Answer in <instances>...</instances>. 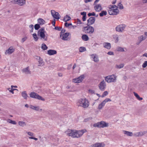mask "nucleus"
I'll return each mask as SVG.
<instances>
[{
	"instance_id": "1",
	"label": "nucleus",
	"mask_w": 147,
	"mask_h": 147,
	"mask_svg": "<svg viewBox=\"0 0 147 147\" xmlns=\"http://www.w3.org/2000/svg\"><path fill=\"white\" fill-rule=\"evenodd\" d=\"M86 131V130L85 129L78 131L68 129L65 132V133L69 136L73 138H78L81 137Z\"/></svg>"
},
{
	"instance_id": "2",
	"label": "nucleus",
	"mask_w": 147,
	"mask_h": 147,
	"mask_svg": "<svg viewBox=\"0 0 147 147\" xmlns=\"http://www.w3.org/2000/svg\"><path fill=\"white\" fill-rule=\"evenodd\" d=\"M89 104V102L86 98H80L78 100L77 102L78 106L84 108L88 107Z\"/></svg>"
},
{
	"instance_id": "3",
	"label": "nucleus",
	"mask_w": 147,
	"mask_h": 147,
	"mask_svg": "<svg viewBox=\"0 0 147 147\" xmlns=\"http://www.w3.org/2000/svg\"><path fill=\"white\" fill-rule=\"evenodd\" d=\"M108 8L109 13L110 15H117L119 13L117 7L115 5H110Z\"/></svg>"
},
{
	"instance_id": "4",
	"label": "nucleus",
	"mask_w": 147,
	"mask_h": 147,
	"mask_svg": "<svg viewBox=\"0 0 147 147\" xmlns=\"http://www.w3.org/2000/svg\"><path fill=\"white\" fill-rule=\"evenodd\" d=\"M46 31L44 28H42L38 30V35L40 36V39L42 40L47 41V37L46 36L45 34Z\"/></svg>"
},
{
	"instance_id": "5",
	"label": "nucleus",
	"mask_w": 147,
	"mask_h": 147,
	"mask_svg": "<svg viewBox=\"0 0 147 147\" xmlns=\"http://www.w3.org/2000/svg\"><path fill=\"white\" fill-rule=\"evenodd\" d=\"M117 78L115 75L113 74L105 77V79L106 81L108 83L115 82L116 81Z\"/></svg>"
},
{
	"instance_id": "6",
	"label": "nucleus",
	"mask_w": 147,
	"mask_h": 147,
	"mask_svg": "<svg viewBox=\"0 0 147 147\" xmlns=\"http://www.w3.org/2000/svg\"><path fill=\"white\" fill-rule=\"evenodd\" d=\"M83 31L87 34H92L94 32V29L93 27L88 25L87 26L84 27Z\"/></svg>"
},
{
	"instance_id": "7",
	"label": "nucleus",
	"mask_w": 147,
	"mask_h": 147,
	"mask_svg": "<svg viewBox=\"0 0 147 147\" xmlns=\"http://www.w3.org/2000/svg\"><path fill=\"white\" fill-rule=\"evenodd\" d=\"M108 123H107L104 121H101L93 125L94 127H105L108 126Z\"/></svg>"
},
{
	"instance_id": "8",
	"label": "nucleus",
	"mask_w": 147,
	"mask_h": 147,
	"mask_svg": "<svg viewBox=\"0 0 147 147\" xmlns=\"http://www.w3.org/2000/svg\"><path fill=\"white\" fill-rule=\"evenodd\" d=\"M30 96L32 98L40 100L42 101H44L45 100V99L42 98V96H40L36 93L34 92H31L30 94Z\"/></svg>"
},
{
	"instance_id": "9",
	"label": "nucleus",
	"mask_w": 147,
	"mask_h": 147,
	"mask_svg": "<svg viewBox=\"0 0 147 147\" xmlns=\"http://www.w3.org/2000/svg\"><path fill=\"white\" fill-rule=\"evenodd\" d=\"M98 86L100 90L102 91H104L107 86L104 80H103L98 84Z\"/></svg>"
},
{
	"instance_id": "10",
	"label": "nucleus",
	"mask_w": 147,
	"mask_h": 147,
	"mask_svg": "<svg viewBox=\"0 0 147 147\" xmlns=\"http://www.w3.org/2000/svg\"><path fill=\"white\" fill-rule=\"evenodd\" d=\"M84 75H82L77 78L73 79L72 81L73 82L75 83H81L84 79Z\"/></svg>"
},
{
	"instance_id": "11",
	"label": "nucleus",
	"mask_w": 147,
	"mask_h": 147,
	"mask_svg": "<svg viewBox=\"0 0 147 147\" xmlns=\"http://www.w3.org/2000/svg\"><path fill=\"white\" fill-rule=\"evenodd\" d=\"M111 100L109 98H106L104 100H103L101 103L99 104L98 107V109L100 110L104 106L106 103L109 101H111Z\"/></svg>"
},
{
	"instance_id": "12",
	"label": "nucleus",
	"mask_w": 147,
	"mask_h": 147,
	"mask_svg": "<svg viewBox=\"0 0 147 147\" xmlns=\"http://www.w3.org/2000/svg\"><path fill=\"white\" fill-rule=\"evenodd\" d=\"M125 26V24L119 25L116 27V30L117 31L119 32H122L124 30Z\"/></svg>"
},
{
	"instance_id": "13",
	"label": "nucleus",
	"mask_w": 147,
	"mask_h": 147,
	"mask_svg": "<svg viewBox=\"0 0 147 147\" xmlns=\"http://www.w3.org/2000/svg\"><path fill=\"white\" fill-rule=\"evenodd\" d=\"M51 14L53 17L56 19H59L60 18V16L57 12H55L54 10H52L51 11Z\"/></svg>"
},
{
	"instance_id": "14",
	"label": "nucleus",
	"mask_w": 147,
	"mask_h": 147,
	"mask_svg": "<svg viewBox=\"0 0 147 147\" xmlns=\"http://www.w3.org/2000/svg\"><path fill=\"white\" fill-rule=\"evenodd\" d=\"M69 33L67 32L64 34H61L60 35V37L61 39L64 40H68V38Z\"/></svg>"
},
{
	"instance_id": "15",
	"label": "nucleus",
	"mask_w": 147,
	"mask_h": 147,
	"mask_svg": "<svg viewBox=\"0 0 147 147\" xmlns=\"http://www.w3.org/2000/svg\"><path fill=\"white\" fill-rule=\"evenodd\" d=\"M147 133V131L138 132L134 133V136L136 137L144 135Z\"/></svg>"
},
{
	"instance_id": "16",
	"label": "nucleus",
	"mask_w": 147,
	"mask_h": 147,
	"mask_svg": "<svg viewBox=\"0 0 147 147\" xmlns=\"http://www.w3.org/2000/svg\"><path fill=\"white\" fill-rule=\"evenodd\" d=\"M14 51V49L13 47H11L6 50L5 53L6 55H10L13 53Z\"/></svg>"
},
{
	"instance_id": "17",
	"label": "nucleus",
	"mask_w": 147,
	"mask_h": 147,
	"mask_svg": "<svg viewBox=\"0 0 147 147\" xmlns=\"http://www.w3.org/2000/svg\"><path fill=\"white\" fill-rule=\"evenodd\" d=\"M95 17H91L87 20L88 23L87 24L88 25H90L93 24L95 21Z\"/></svg>"
},
{
	"instance_id": "18",
	"label": "nucleus",
	"mask_w": 147,
	"mask_h": 147,
	"mask_svg": "<svg viewBox=\"0 0 147 147\" xmlns=\"http://www.w3.org/2000/svg\"><path fill=\"white\" fill-rule=\"evenodd\" d=\"M36 59L38 60L39 65L38 66H43L44 64V63L42 59L40 57L36 56Z\"/></svg>"
},
{
	"instance_id": "19",
	"label": "nucleus",
	"mask_w": 147,
	"mask_h": 147,
	"mask_svg": "<svg viewBox=\"0 0 147 147\" xmlns=\"http://www.w3.org/2000/svg\"><path fill=\"white\" fill-rule=\"evenodd\" d=\"M94 5V9L96 11L99 12L102 10V8L100 4H96Z\"/></svg>"
},
{
	"instance_id": "20",
	"label": "nucleus",
	"mask_w": 147,
	"mask_h": 147,
	"mask_svg": "<svg viewBox=\"0 0 147 147\" xmlns=\"http://www.w3.org/2000/svg\"><path fill=\"white\" fill-rule=\"evenodd\" d=\"M22 72L26 74H31V71H30L29 68L28 67L24 68L22 70Z\"/></svg>"
},
{
	"instance_id": "21",
	"label": "nucleus",
	"mask_w": 147,
	"mask_h": 147,
	"mask_svg": "<svg viewBox=\"0 0 147 147\" xmlns=\"http://www.w3.org/2000/svg\"><path fill=\"white\" fill-rule=\"evenodd\" d=\"M91 56V58L92 60L96 62L98 61L99 59L98 57L96 54H92Z\"/></svg>"
},
{
	"instance_id": "22",
	"label": "nucleus",
	"mask_w": 147,
	"mask_h": 147,
	"mask_svg": "<svg viewBox=\"0 0 147 147\" xmlns=\"http://www.w3.org/2000/svg\"><path fill=\"white\" fill-rule=\"evenodd\" d=\"M105 144L103 143H96L92 146L91 147H105Z\"/></svg>"
},
{
	"instance_id": "23",
	"label": "nucleus",
	"mask_w": 147,
	"mask_h": 147,
	"mask_svg": "<svg viewBox=\"0 0 147 147\" xmlns=\"http://www.w3.org/2000/svg\"><path fill=\"white\" fill-rule=\"evenodd\" d=\"M103 47L107 49H110L111 48V45L110 43L105 42L103 43Z\"/></svg>"
},
{
	"instance_id": "24",
	"label": "nucleus",
	"mask_w": 147,
	"mask_h": 147,
	"mask_svg": "<svg viewBox=\"0 0 147 147\" xmlns=\"http://www.w3.org/2000/svg\"><path fill=\"white\" fill-rule=\"evenodd\" d=\"M57 53V51L54 50L50 49L47 51V54L50 55L56 54Z\"/></svg>"
},
{
	"instance_id": "25",
	"label": "nucleus",
	"mask_w": 147,
	"mask_h": 147,
	"mask_svg": "<svg viewBox=\"0 0 147 147\" xmlns=\"http://www.w3.org/2000/svg\"><path fill=\"white\" fill-rule=\"evenodd\" d=\"M30 108L36 111H39L40 110V111L42 110V109H40V107L39 106H34L32 105H30Z\"/></svg>"
},
{
	"instance_id": "26",
	"label": "nucleus",
	"mask_w": 147,
	"mask_h": 147,
	"mask_svg": "<svg viewBox=\"0 0 147 147\" xmlns=\"http://www.w3.org/2000/svg\"><path fill=\"white\" fill-rule=\"evenodd\" d=\"M123 134L127 136H131L133 135L134 136V134H133V133L132 132L125 130H123Z\"/></svg>"
},
{
	"instance_id": "27",
	"label": "nucleus",
	"mask_w": 147,
	"mask_h": 147,
	"mask_svg": "<svg viewBox=\"0 0 147 147\" xmlns=\"http://www.w3.org/2000/svg\"><path fill=\"white\" fill-rule=\"evenodd\" d=\"M21 94L22 97L25 99H27L28 97L26 92V91H23L22 92Z\"/></svg>"
},
{
	"instance_id": "28",
	"label": "nucleus",
	"mask_w": 147,
	"mask_h": 147,
	"mask_svg": "<svg viewBox=\"0 0 147 147\" xmlns=\"http://www.w3.org/2000/svg\"><path fill=\"white\" fill-rule=\"evenodd\" d=\"M26 0H19L18 4L20 6H22L26 4Z\"/></svg>"
},
{
	"instance_id": "29",
	"label": "nucleus",
	"mask_w": 147,
	"mask_h": 147,
	"mask_svg": "<svg viewBox=\"0 0 147 147\" xmlns=\"http://www.w3.org/2000/svg\"><path fill=\"white\" fill-rule=\"evenodd\" d=\"M82 39L84 41H87L89 40V38L86 34H84L82 36Z\"/></svg>"
},
{
	"instance_id": "30",
	"label": "nucleus",
	"mask_w": 147,
	"mask_h": 147,
	"mask_svg": "<svg viewBox=\"0 0 147 147\" xmlns=\"http://www.w3.org/2000/svg\"><path fill=\"white\" fill-rule=\"evenodd\" d=\"M133 93L134 95L136 98L139 100H143V98L140 97L138 94L135 92H134Z\"/></svg>"
},
{
	"instance_id": "31",
	"label": "nucleus",
	"mask_w": 147,
	"mask_h": 147,
	"mask_svg": "<svg viewBox=\"0 0 147 147\" xmlns=\"http://www.w3.org/2000/svg\"><path fill=\"white\" fill-rule=\"evenodd\" d=\"M37 21L38 23L41 25H42L45 23V21L41 18H39Z\"/></svg>"
},
{
	"instance_id": "32",
	"label": "nucleus",
	"mask_w": 147,
	"mask_h": 147,
	"mask_svg": "<svg viewBox=\"0 0 147 147\" xmlns=\"http://www.w3.org/2000/svg\"><path fill=\"white\" fill-rule=\"evenodd\" d=\"M71 19L70 17L68 15H66L64 17L63 21L64 22H66L69 21Z\"/></svg>"
},
{
	"instance_id": "33",
	"label": "nucleus",
	"mask_w": 147,
	"mask_h": 147,
	"mask_svg": "<svg viewBox=\"0 0 147 147\" xmlns=\"http://www.w3.org/2000/svg\"><path fill=\"white\" fill-rule=\"evenodd\" d=\"M18 124L19 125L22 127H23L26 125V123L22 121H19L18 122Z\"/></svg>"
},
{
	"instance_id": "34",
	"label": "nucleus",
	"mask_w": 147,
	"mask_h": 147,
	"mask_svg": "<svg viewBox=\"0 0 147 147\" xmlns=\"http://www.w3.org/2000/svg\"><path fill=\"white\" fill-rule=\"evenodd\" d=\"M113 38L115 40V42L117 43L118 42L119 40V38L118 35L117 34H115L113 36Z\"/></svg>"
},
{
	"instance_id": "35",
	"label": "nucleus",
	"mask_w": 147,
	"mask_h": 147,
	"mask_svg": "<svg viewBox=\"0 0 147 147\" xmlns=\"http://www.w3.org/2000/svg\"><path fill=\"white\" fill-rule=\"evenodd\" d=\"M107 14V12L106 11H102L99 13V16L100 17H102L104 16H106Z\"/></svg>"
},
{
	"instance_id": "36",
	"label": "nucleus",
	"mask_w": 147,
	"mask_h": 147,
	"mask_svg": "<svg viewBox=\"0 0 147 147\" xmlns=\"http://www.w3.org/2000/svg\"><path fill=\"white\" fill-rule=\"evenodd\" d=\"M146 38V36H141L138 37V39L140 40V42H141L142 40L145 39Z\"/></svg>"
},
{
	"instance_id": "37",
	"label": "nucleus",
	"mask_w": 147,
	"mask_h": 147,
	"mask_svg": "<svg viewBox=\"0 0 147 147\" xmlns=\"http://www.w3.org/2000/svg\"><path fill=\"white\" fill-rule=\"evenodd\" d=\"M7 122L9 123H11L13 125H16V122L14 121H12L10 119H8L7 120Z\"/></svg>"
},
{
	"instance_id": "38",
	"label": "nucleus",
	"mask_w": 147,
	"mask_h": 147,
	"mask_svg": "<svg viewBox=\"0 0 147 147\" xmlns=\"http://www.w3.org/2000/svg\"><path fill=\"white\" fill-rule=\"evenodd\" d=\"M41 48L43 50H46L47 49L48 47L45 44L43 43L42 45Z\"/></svg>"
},
{
	"instance_id": "39",
	"label": "nucleus",
	"mask_w": 147,
	"mask_h": 147,
	"mask_svg": "<svg viewBox=\"0 0 147 147\" xmlns=\"http://www.w3.org/2000/svg\"><path fill=\"white\" fill-rule=\"evenodd\" d=\"M86 50V49L84 47H80L79 48V51L81 52H83Z\"/></svg>"
},
{
	"instance_id": "40",
	"label": "nucleus",
	"mask_w": 147,
	"mask_h": 147,
	"mask_svg": "<svg viewBox=\"0 0 147 147\" xmlns=\"http://www.w3.org/2000/svg\"><path fill=\"white\" fill-rule=\"evenodd\" d=\"M124 64H121L119 65H117L116 66V67L119 69H120L123 68L124 66Z\"/></svg>"
},
{
	"instance_id": "41",
	"label": "nucleus",
	"mask_w": 147,
	"mask_h": 147,
	"mask_svg": "<svg viewBox=\"0 0 147 147\" xmlns=\"http://www.w3.org/2000/svg\"><path fill=\"white\" fill-rule=\"evenodd\" d=\"M33 36L35 40L37 41L38 40V37L36 34L34 33L33 34Z\"/></svg>"
},
{
	"instance_id": "42",
	"label": "nucleus",
	"mask_w": 147,
	"mask_h": 147,
	"mask_svg": "<svg viewBox=\"0 0 147 147\" xmlns=\"http://www.w3.org/2000/svg\"><path fill=\"white\" fill-rule=\"evenodd\" d=\"M116 50L117 51H124L123 49L121 47H118L116 49Z\"/></svg>"
},
{
	"instance_id": "43",
	"label": "nucleus",
	"mask_w": 147,
	"mask_h": 147,
	"mask_svg": "<svg viewBox=\"0 0 147 147\" xmlns=\"http://www.w3.org/2000/svg\"><path fill=\"white\" fill-rule=\"evenodd\" d=\"M40 28L39 25L38 24H36L34 26V28L36 30H38Z\"/></svg>"
},
{
	"instance_id": "44",
	"label": "nucleus",
	"mask_w": 147,
	"mask_h": 147,
	"mask_svg": "<svg viewBox=\"0 0 147 147\" xmlns=\"http://www.w3.org/2000/svg\"><path fill=\"white\" fill-rule=\"evenodd\" d=\"M108 94V92L107 91H105L103 93L102 95L101 96L102 97H104L106 96Z\"/></svg>"
},
{
	"instance_id": "45",
	"label": "nucleus",
	"mask_w": 147,
	"mask_h": 147,
	"mask_svg": "<svg viewBox=\"0 0 147 147\" xmlns=\"http://www.w3.org/2000/svg\"><path fill=\"white\" fill-rule=\"evenodd\" d=\"M118 6L119 8L121 9H122L123 8V6L121 3H119L118 4Z\"/></svg>"
},
{
	"instance_id": "46",
	"label": "nucleus",
	"mask_w": 147,
	"mask_h": 147,
	"mask_svg": "<svg viewBox=\"0 0 147 147\" xmlns=\"http://www.w3.org/2000/svg\"><path fill=\"white\" fill-rule=\"evenodd\" d=\"M147 66V61H145L142 65V67L143 68L146 67Z\"/></svg>"
},
{
	"instance_id": "47",
	"label": "nucleus",
	"mask_w": 147,
	"mask_h": 147,
	"mask_svg": "<svg viewBox=\"0 0 147 147\" xmlns=\"http://www.w3.org/2000/svg\"><path fill=\"white\" fill-rule=\"evenodd\" d=\"M88 91L89 93L90 94H94L95 91L94 90H93L90 89V90H88Z\"/></svg>"
},
{
	"instance_id": "48",
	"label": "nucleus",
	"mask_w": 147,
	"mask_h": 147,
	"mask_svg": "<svg viewBox=\"0 0 147 147\" xmlns=\"http://www.w3.org/2000/svg\"><path fill=\"white\" fill-rule=\"evenodd\" d=\"M12 88H7V90L9 91L10 92H11L12 94H14V92L13 91V90Z\"/></svg>"
},
{
	"instance_id": "49",
	"label": "nucleus",
	"mask_w": 147,
	"mask_h": 147,
	"mask_svg": "<svg viewBox=\"0 0 147 147\" xmlns=\"http://www.w3.org/2000/svg\"><path fill=\"white\" fill-rule=\"evenodd\" d=\"M95 13L94 12H93L92 13H89L88 14V16L89 17H90L91 16H95Z\"/></svg>"
},
{
	"instance_id": "50",
	"label": "nucleus",
	"mask_w": 147,
	"mask_h": 147,
	"mask_svg": "<svg viewBox=\"0 0 147 147\" xmlns=\"http://www.w3.org/2000/svg\"><path fill=\"white\" fill-rule=\"evenodd\" d=\"M55 29L56 30H57L58 31H61V29H62V28L60 27L56 26L55 27Z\"/></svg>"
},
{
	"instance_id": "51",
	"label": "nucleus",
	"mask_w": 147,
	"mask_h": 147,
	"mask_svg": "<svg viewBox=\"0 0 147 147\" xmlns=\"http://www.w3.org/2000/svg\"><path fill=\"white\" fill-rule=\"evenodd\" d=\"M71 25L72 24L71 23H68L67 22H65V25L66 27H68Z\"/></svg>"
},
{
	"instance_id": "52",
	"label": "nucleus",
	"mask_w": 147,
	"mask_h": 147,
	"mask_svg": "<svg viewBox=\"0 0 147 147\" xmlns=\"http://www.w3.org/2000/svg\"><path fill=\"white\" fill-rule=\"evenodd\" d=\"M28 135L30 136H34V134L31 132H27Z\"/></svg>"
},
{
	"instance_id": "53",
	"label": "nucleus",
	"mask_w": 147,
	"mask_h": 147,
	"mask_svg": "<svg viewBox=\"0 0 147 147\" xmlns=\"http://www.w3.org/2000/svg\"><path fill=\"white\" fill-rule=\"evenodd\" d=\"M27 39V37H25L23 38L22 39V42L23 43Z\"/></svg>"
},
{
	"instance_id": "54",
	"label": "nucleus",
	"mask_w": 147,
	"mask_h": 147,
	"mask_svg": "<svg viewBox=\"0 0 147 147\" xmlns=\"http://www.w3.org/2000/svg\"><path fill=\"white\" fill-rule=\"evenodd\" d=\"M77 24H82V22L80 20H79V19H77Z\"/></svg>"
},
{
	"instance_id": "55",
	"label": "nucleus",
	"mask_w": 147,
	"mask_h": 147,
	"mask_svg": "<svg viewBox=\"0 0 147 147\" xmlns=\"http://www.w3.org/2000/svg\"><path fill=\"white\" fill-rule=\"evenodd\" d=\"M107 54L109 55H113L114 54L113 52L109 51L108 52Z\"/></svg>"
},
{
	"instance_id": "56",
	"label": "nucleus",
	"mask_w": 147,
	"mask_h": 147,
	"mask_svg": "<svg viewBox=\"0 0 147 147\" xmlns=\"http://www.w3.org/2000/svg\"><path fill=\"white\" fill-rule=\"evenodd\" d=\"M81 15L83 16H86V13L85 12H81Z\"/></svg>"
},
{
	"instance_id": "57",
	"label": "nucleus",
	"mask_w": 147,
	"mask_h": 147,
	"mask_svg": "<svg viewBox=\"0 0 147 147\" xmlns=\"http://www.w3.org/2000/svg\"><path fill=\"white\" fill-rule=\"evenodd\" d=\"M19 0H13V3L18 4Z\"/></svg>"
},
{
	"instance_id": "58",
	"label": "nucleus",
	"mask_w": 147,
	"mask_h": 147,
	"mask_svg": "<svg viewBox=\"0 0 147 147\" xmlns=\"http://www.w3.org/2000/svg\"><path fill=\"white\" fill-rule=\"evenodd\" d=\"M29 27L31 29H34V26L32 24L30 25Z\"/></svg>"
},
{
	"instance_id": "59",
	"label": "nucleus",
	"mask_w": 147,
	"mask_h": 147,
	"mask_svg": "<svg viewBox=\"0 0 147 147\" xmlns=\"http://www.w3.org/2000/svg\"><path fill=\"white\" fill-rule=\"evenodd\" d=\"M86 16H83L82 19L83 21H84L86 20Z\"/></svg>"
},
{
	"instance_id": "60",
	"label": "nucleus",
	"mask_w": 147,
	"mask_h": 147,
	"mask_svg": "<svg viewBox=\"0 0 147 147\" xmlns=\"http://www.w3.org/2000/svg\"><path fill=\"white\" fill-rule=\"evenodd\" d=\"M100 0H96L94 3V5H95Z\"/></svg>"
},
{
	"instance_id": "61",
	"label": "nucleus",
	"mask_w": 147,
	"mask_h": 147,
	"mask_svg": "<svg viewBox=\"0 0 147 147\" xmlns=\"http://www.w3.org/2000/svg\"><path fill=\"white\" fill-rule=\"evenodd\" d=\"M92 0H84V2L85 3H87L92 1Z\"/></svg>"
},
{
	"instance_id": "62",
	"label": "nucleus",
	"mask_w": 147,
	"mask_h": 147,
	"mask_svg": "<svg viewBox=\"0 0 147 147\" xmlns=\"http://www.w3.org/2000/svg\"><path fill=\"white\" fill-rule=\"evenodd\" d=\"M61 34H62V33H64L65 31V29H61Z\"/></svg>"
},
{
	"instance_id": "63",
	"label": "nucleus",
	"mask_w": 147,
	"mask_h": 147,
	"mask_svg": "<svg viewBox=\"0 0 147 147\" xmlns=\"http://www.w3.org/2000/svg\"><path fill=\"white\" fill-rule=\"evenodd\" d=\"M142 2L143 3H147V0H143Z\"/></svg>"
},
{
	"instance_id": "64",
	"label": "nucleus",
	"mask_w": 147,
	"mask_h": 147,
	"mask_svg": "<svg viewBox=\"0 0 147 147\" xmlns=\"http://www.w3.org/2000/svg\"><path fill=\"white\" fill-rule=\"evenodd\" d=\"M143 57H147V53H145L143 54Z\"/></svg>"
}]
</instances>
